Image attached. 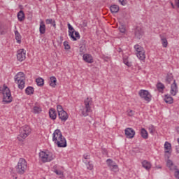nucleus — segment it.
<instances>
[{"instance_id": "obj_20", "label": "nucleus", "mask_w": 179, "mask_h": 179, "mask_svg": "<svg viewBox=\"0 0 179 179\" xmlns=\"http://www.w3.org/2000/svg\"><path fill=\"white\" fill-rule=\"evenodd\" d=\"M159 37L161 38L162 44L164 48H166L167 45H169V42L167 41V38L164 35H159Z\"/></svg>"}, {"instance_id": "obj_11", "label": "nucleus", "mask_w": 179, "mask_h": 179, "mask_svg": "<svg viewBox=\"0 0 179 179\" xmlns=\"http://www.w3.org/2000/svg\"><path fill=\"white\" fill-rule=\"evenodd\" d=\"M170 93L172 96H176L178 93V87L177 86V83L176 80H173V83L171 85Z\"/></svg>"}, {"instance_id": "obj_27", "label": "nucleus", "mask_w": 179, "mask_h": 179, "mask_svg": "<svg viewBox=\"0 0 179 179\" xmlns=\"http://www.w3.org/2000/svg\"><path fill=\"white\" fill-rule=\"evenodd\" d=\"M15 36V40L17 41V44L22 43V35H20V33L17 30L14 31Z\"/></svg>"}, {"instance_id": "obj_38", "label": "nucleus", "mask_w": 179, "mask_h": 179, "mask_svg": "<svg viewBox=\"0 0 179 179\" xmlns=\"http://www.w3.org/2000/svg\"><path fill=\"white\" fill-rule=\"evenodd\" d=\"M110 169L111 171H113L114 173H117V171H118V165H117V164L115 162V164L112 165Z\"/></svg>"}, {"instance_id": "obj_33", "label": "nucleus", "mask_w": 179, "mask_h": 179, "mask_svg": "<svg viewBox=\"0 0 179 179\" xmlns=\"http://www.w3.org/2000/svg\"><path fill=\"white\" fill-rule=\"evenodd\" d=\"M15 83H17L18 89H20L21 90H23V89H24V85H25L24 80L16 81Z\"/></svg>"}, {"instance_id": "obj_3", "label": "nucleus", "mask_w": 179, "mask_h": 179, "mask_svg": "<svg viewBox=\"0 0 179 179\" xmlns=\"http://www.w3.org/2000/svg\"><path fill=\"white\" fill-rule=\"evenodd\" d=\"M16 172L18 174L23 175L27 170V162L23 158H20L18 161L17 166L15 167Z\"/></svg>"}, {"instance_id": "obj_17", "label": "nucleus", "mask_w": 179, "mask_h": 179, "mask_svg": "<svg viewBox=\"0 0 179 179\" xmlns=\"http://www.w3.org/2000/svg\"><path fill=\"white\" fill-rule=\"evenodd\" d=\"M15 82H20V80H24V73L23 72H19L14 77Z\"/></svg>"}, {"instance_id": "obj_18", "label": "nucleus", "mask_w": 179, "mask_h": 179, "mask_svg": "<svg viewBox=\"0 0 179 179\" xmlns=\"http://www.w3.org/2000/svg\"><path fill=\"white\" fill-rule=\"evenodd\" d=\"M141 164H142V166L144 169H145V170H147L148 171H149V170L152 169V164L149 162V161L148 160H143Z\"/></svg>"}, {"instance_id": "obj_13", "label": "nucleus", "mask_w": 179, "mask_h": 179, "mask_svg": "<svg viewBox=\"0 0 179 179\" xmlns=\"http://www.w3.org/2000/svg\"><path fill=\"white\" fill-rule=\"evenodd\" d=\"M56 145H57V148H66V146H68L66 139L64 136L62 137L59 141H57Z\"/></svg>"}, {"instance_id": "obj_49", "label": "nucleus", "mask_w": 179, "mask_h": 179, "mask_svg": "<svg viewBox=\"0 0 179 179\" xmlns=\"http://www.w3.org/2000/svg\"><path fill=\"white\" fill-rule=\"evenodd\" d=\"M53 20H52V19H46L45 20V23H46V24H52Z\"/></svg>"}, {"instance_id": "obj_36", "label": "nucleus", "mask_w": 179, "mask_h": 179, "mask_svg": "<svg viewBox=\"0 0 179 179\" xmlns=\"http://www.w3.org/2000/svg\"><path fill=\"white\" fill-rule=\"evenodd\" d=\"M42 111L40 106H34L33 108V113L34 114H40V113Z\"/></svg>"}, {"instance_id": "obj_45", "label": "nucleus", "mask_w": 179, "mask_h": 179, "mask_svg": "<svg viewBox=\"0 0 179 179\" xmlns=\"http://www.w3.org/2000/svg\"><path fill=\"white\" fill-rule=\"evenodd\" d=\"M57 110L58 114H59V113H62L63 111H64V108H62V106L61 105H57Z\"/></svg>"}, {"instance_id": "obj_24", "label": "nucleus", "mask_w": 179, "mask_h": 179, "mask_svg": "<svg viewBox=\"0 0 179 179\" xmlns=\"http://www.w3.org/2000/svg\"><path fill=\"white\" fill-rule=\"evenodd\" d=\"M39 32H40V34H45V24H44V21L40 22Z\"/></svg>"}, {"instance_id": "obj_48", "label": "nucleus", "mask_w": 179, "mask_h": 179, "mask_svg": "<svg viewBox=\"0 0 179 179\" xmlns=\"http://www.w3.org/2000/svg\"><path fill=\"white\" fill-rule=\"evenodd\" d=\"M148 131L150 132V134H153L155 132V127H153L152 126H150L148 127Z\"/></svg>"}, {"instance_id": "obj_19", "label": "nucleus", "mask_w": 179, "mask_h": 179, "mask_svg": "<svg viewBox=\"0 0 179 179\" xmlns=\"http://www.w3.org/2000/svg\"><path fill=\"white\" fill-rule=\"evenodd\" d=\"M164 101L167 104H173V103H174V99L171 96H170V94H166L164 96Z\"/></svg>"}, {"instance_id": "obj_15", "label": "nucleus", "mask_w": 179, "mask_h": 179, "mask_svg": "<svg viewBox=\"0 0 179 179\" xmlns=\"http://www.w3.org/2000/svg\"><path fill=\"white\" fill-rule=\"evenodd\" d=\"M173 79H174V76H173L172 73H167L166 76L165 78V83L167 85H170L171 82H173Z\"/></svg>"}, {"instance_id": "obj_47", "label": "nucleus", "mask_w": 179, "mask_h": 179, "mask_svg": "<svg viewBox=\"0 0 179 179\" xmlns=\"http://www.w3.org/2000/svg\"><path fill=\"white\" fill-rule=\"evenodd\" d=\"M175 170L174 176L176 178L179 179V169L176 168Z\"/></svg>"}, {"instance_id": "obj_41", "label": "nucleus", "mask_w": 179, "mask_h": 179, "mask_svg": "<svg viewBox=\"0 0 179 179\" xmlns=\"http://www.w3.org/2000/svg\"><path fill=\"white\" fill-rule=\"evenodd\" d=\"M164 88H165V87H164V85L163 83H158L157 84V89L158 90H159V91H161V90H164Z\"/></svg>"}, {"instance_id": "obj_6", "label": "nucleus", "mask_w": 179, "mask_h": 179, "mask_svg": "<svg viewBox=\"0 0 179 179\" xmlns=\"http://www.w3.org/2000/svg\"><path fill=\"white\" fill-rule=\"evenodd\" d=\"M138 96H140L141 99H143V100H145V101H147V103H150L152 101V95L150 94V92L149 91L145 90H141L138 92Z\"/></svg>"}, {"instance_id": "obj_21", "label": "nucleus", "mask_w": 179, "mask_h": 179, "mask_svg": "<svg viewBox=\"0 0 179 179\" xmlns=\"http://www.w3.org/2000/svg\"><path fill=\"white\" fill-rule=\"evenodd\" d=\"M80 52L82 54H85L86 51V41L81 40L80 41Z\"/></svg>"}, {"instance_id": "obj_2", "label": "nucleus", "mask_w": 179, "mask_h": 179, "mask_svg": "<svg viewBox=\"0 0 179 179\" xmlns=\"http://www.w3.org/2000/svg\"><path fill=\"white\" fill-rule=\"evenodd\" d=\"M39 157L43 163H48L55 159V155L50 151H41L39 152Z\"/></svg>"}, {"instance_id": "obj_56", "label": "nucleus", "mask_w": 179, "mask_h": 179, "mask_svg": "<svg viewBox=\"0 0 179 179\" xmlns=\"http://www.w3.org/2000/svg\"><path fill=\"white\" fill-rule=\"evenodd\" d=\"M119 2L121 3V5H124V0H119Z\"/></svg>"}, {"instance_id": "obj_23", "label": "nucleus", "mask_w": 179, "mask_h": 179, "mask_svg": "<svg viewBox=\"0 0 179 179\" xmlns=\"http://www.w3.org/2000/svg\"><path fill=\"white\" fill-rule=\"evenodd\" d=\"M140 134L143 139H148V138H149V134L148 133V131H146L145 128H141Z\"/></svg>"}, {"instance_id": "obj_57", "label": "nucleus", "mask_w": 179, "mask_h": 179, "mask_svg": "<svg viewBox=\"0 0 179 179\" xmlns=\"http://www.w3.org/2000/svg\"><path fill=\"white\" fill-rule=\"evenodd\" d=\"M171 5L173 9H174V8H176V7L174 6V3H173V2H171Z\"/></svg>"}, {"instance_id": "obj_43", "label": "nucleus", "mask_w": 179, "mask_h": 179, "mask_svg": "<svg viewBox=\"0 0 179 179\" xmlns=\"http://www.w3.org/2000/svg\"><path fill=\"white\" fill-rule=\"evenodd\" d=\"M5 31V27H3V25L2 24H0V36H3V34H6Z\"/></svg>"}, {"instance_id": "obj_37", "label": "nucleus", "mask_w": 179, "mask_h": 179, "mask_svg": "<svg viewBox=\"0 0 179 179\" xmlns=\"http://www.w3.org/2000/svg\"><path fill=\"white\" fill-rule=\"evenodd\" d=\"M123 63L124 65H127V66H129V68L132 66V63H131V62H129V61H128L127 57H123Z\"/></svg>"}, {"instance_id": "obj_60", "label": "nucleus", "mask_w": 179, "mask_h": 179, "mask_svg": "<svg viewBox=\"0 0 179 179\" xmlns=\"http://www.w3.org/2000/svg\"><path fill=\"white\" fill-rule=\"evenodd\" d=\"M39 1H41V0H39Z\"/></svg>"}, {"instance_id": "obj_10", "label": "nucleus", "mask_w": 179, "mask_h": 179, "mask_svg": "<svg viewBox=\"0 0 179 179\" xmlns=\"http://www.w3.org/2000/svg\"><path fill=\"white\" fill-rule=\"evenodd\" d=\"M17 61H20V62L26 59V52L24 51V49H20L17 51Z\"/></svg>"}, {"instance_id": "obj_52", "label": "nucleus", "mask_w": 179, "mask_h": 179, "mask_svg": "<svg viewBox=\"0 0 179 179\" xmlns=\"http://www.w3.org/2000/svg\"><path fill=\"white\" fill-rule=\"evenodd\" d=\"M128 115H129V117H132V116L134 115V110H130L129 111V113H128Z\"/></svg>"}, {"instance_id": "obj_53", "label": "nucleus", "mask_w": 179, "mask_h": 179, "mask_svg": "<svg viewBox=\"0 0 179 179\" xmlns=\"http://www.w3.org/2000/svg\"><path fill=\"white\" fill-rule=\"evenodd\" d=\"M52 26H53V27H57V24L55 23V20H53V21L52 22Z\"/></svg>"}, {"instance_id": "obj_9", "label": "nucleus", "mask_w": 179, "mask_h": 179, "mask_svg": "<svg viewBox=\"0 0 179 179\" xmlns=\"http://www.w3.org/2000/svg\"><path fill=\"white\" fill-rule=\"evenodd\" d=\"M135 130L131 127H127L124 129V135L128 139H132L135 137Z\"/></svg>"}, {"instance_id": "obj_50", "label": "nucleus", "mask_w": 179, "mask_h": 179, "mask_svg": "<svg viewBox=\"0 0 179 179\" xmlns=\"http://www.w3.org/2000/svg\"><path fill=\"white\" fill-rule=\"evenodd\" d=\"M119 30H120V33H125V31H126L125 27H120Z\"/></svg>"}, {"instance_id": "obj_5", "label": "nucleus", "mask_w": 179, "mask_h": 179, "mask_svg": "<svg viewBox=\"0 0 179 179\" xmlns=\"http://www.w3.org/2000/svg\"><path fill=\"white\" fill-rule=\"evenodd\" d=\"M67 26L69 29V36L70 38H71L73 41H76L77 40H79V38H80V34H79V32L75 31V29H73V27H72L70 23H68Z\"/></svg>"}, {"instance_id": "obj_25", "label": "nucleus", "mask_w": 179, "mask_h": 179, "mask_svg": "<svg viewBox=\"0 0 179 179\" xmlns=\"http://www.w3.org/2000/svg\"><path fill=\"white\" fill-rule=\"evenodd\" d=\"M17 16L19 22H23V20H24V19L26 18L24 15V12L23 10L19 11L17 14Z\"/></svg>"}, {"instance_id": "obj_14", "label": "nucleus", "mask_w": 179, "mask_h": 179, "mask_svg": "<svg viewBox=\"0 0 179 179\" xmlns=\"http://www.w3.org/2000/svg\"><path fill=\"white\" fill-rule=\"evenodd\" d=\"M143 36V30L142 28L137 27L135 29V36L141 40V38Z\"/></svg>"}, {"instance_id": "obj_54", "label": "nucleus", "mask_w": 179, "mask_h": 179, "mask_svg": "<svg viewBox=\"0 0 179 179\" xmlns=\"http://www.w3.org/2000/svg\"><path fill=\"white\" fill-rule=\"evenodd\" d=\"M175 3L177 8H179V0H175Z\"/></svg>"}, {"instance_id": "obj_1", "label": "nucleus", "mask_w": 179, "mask_h": 179, "mask_svg": "<svg viewBox=\"0 0 179 179\" xmlns=\"http://www.w3.org/2000/svg\"><path fill=\"white\" fill-rule=\"evenodd\" d=\"M92 106H93V99L91 97H87L84 100V106L81 109L83 117H87L92 113Z\"/></svg>"}, {"instance_id": "obj_22", "label": "nucleus", "mask_w": 179, "mask_h": 179, "mask_svg": "<svg viewBox=\"0 0 179 179\" xmlns=\"http://www.w3.org/2000/svg\"><path fill=\"white\" fill-rule=\"evenodd\" d=\"M49 117L51 120H57V111L54 108H51L49 110Z\"/></svg>"}, {"instance_id": "obj_46", "label": "nucleus", "mask_w": 179, "mask_h": 179, "mask_svg": "<svg viewBox=\"0 0 179 179\" xmlns=\"http://www.w3.org/2000/svg\"><path fill=\"white\" fill-rule=\"evenodd\" d=\"M89 159H90V154L89 153L84 154L83 160H89Z\"/></svg>"}, {"instance_id": "obj_16", "label": "nucleus", "mask_w": 179, "mask_h": 179, "mask_svg": "<svg viewBox=\"0 0 179 179\" xmlns=\"http://www.w3.org/2000/svg\"><path fill=\"white\" fill-rule=\"evenodd\" d=\"M58 115L61 121L65 122L69 118L68 113L65 110H63V112H60L59 113H58Z\"/></svg>"}, {"instance_id": "obj_28", "label": "nucleus", "mask_w": 179, "mask_h": 179, "mask_svg": "<svg viewBox=\"0 0 179 179\" xmlns=\"http://www.w3.org/2000/svg\"><path fill=\"white\" fill-rule=\"evenodd\" d=\"M25 93L27 96H31V94H34V87L31 86H29L25 89Z\"/></svg>"}, {"instance_id": "obj_59", "label": "nucleus", "mask_w": 179, "mask_h": 179, "mask_svg": "<svg viewBox=\"0 0 179 179\" xmlns=\"http://www.w3.org/2000/svg\"><path fill=\"white\" fill-rule=\"evenodd\" d=\"M73 1H75V0H73Z\"/></svg>"}, {"instance_id": "obj_32", "label": "nucleus", "mask_w": 179, "mask_h": 179, "mask_svg": "<svg viewBox=\"0 0 179 179\" xmlns=\"http://www.w3.org/2000/svg\"><path fill=\"white\" fill-rule=\"evenodd\" d=\"M110 10L112 13H117L120 10V7L117 5H112L110 7Z\"/></svg>"}, {"instance_id": "obj_30", "label": "nucleus", "mask_w": 179, "mask_h": 179, "mask_svg": "<svg viewBox=\"0 0 179 179\" xmlns=\"http://www.w3.org/2000/svg\"><path fill=\"white\" fill-rule=\"evenodd\" d=\"M50 86L55 87L57 86V78L55 76H52L50 78Z\"/></svg>"}, {"instance_id": "obj_8", "label": "nucleus", "mask_w": 179, "mask_h": 179, "mask_svg": "<svg viewBox=\"0 0 179 179\" xmlns=\"http://www.w3.org/2000/svg\"><path fill=\"white\" fill-rule=\"evenodd\" d=\"M63 137L64 136H62V132H61V130L57 129L55 130L52 134V142H54V143L56 145Z\"/></svg>"}, {"instance_id": "obj_39", "label": "nucleus", "mask_w": 179, "mask_h": 179, "mask_svg": "<svg viewBox=\"0 0 179 179\" xmlns=\"http://www.w3.org/2000/svg\"><path fill=\"white\" fill-rule=\"evenodd\" d=\"M115 164V162L114 161H113V159H108L106 160V164H107L108 167H109V169H110L111 166H112L113 164Z\"/></svg>"}, {"instance_id": "obj_44", "label": "nucleus", "mask_w": 179, "mask_h": 179, "mask_svg": "<svg viewBox=\"0 0 179 179\" xmlns=\"http://www.w3.org/2000/svg\"><path fill=\"white\" fill-rule=\"evenodd\" d=\"M64 45L66 50H71V45H69V43H68V41H65L64 42Z\"/></svg>"}, {"instance_id": "obj_29", "label": "nucleus", "mask_w": 179, "mask_h": 179, "mask_svg": "<svg viewBox=\"0 0 179 179\" xmlns=\"http://www.w3.org/2000/svg\"><path fill=\"white\" fill-rule=\"evenodd\" d=\"M166 166L170 169V170H176L177 169V166H175L173 163V161L168 159L166 162Z\"/></svg>"}, {"instance_id": "obj_42", "label": "nucleus", "mask_w": 179, "mask_h": 179, "mask_svg": "<svg viewBox=\"0 0 179 179\" xmlns=\"http://www.w3.org/2000/svg\"><path fill=\"white\" fill-rule=\"evenodd\" d=\"M54 173H55V174H57V176H59L60 178L62 177H64V172L61 170H58V169H55L54 170Z\"/></svg>"}, {"instance_id": "obj_7", "label": "nucleus", "mask_w": 179, "mask_h": 179, "mask_svg": "<svg viewBox=\"0 0 179 179\" xmlns=\"http://www.w3.org/2000/svg\"><path fill=\"white\" fill-rule=\"evenodd\" d=\"M31 132V129H30V127L24 126L20 130L19 136L20 138H22V139H26V138H27V136L30 135Z\"/></svg>"}, {"instance_id": "obj_4", "label": "nucleus", "mask_w": 179, "mask_h": 179, "mask_svg": "<svg viewBox=\"0 0 179 179\" xmlns=\"http://www.w3.org/2000/svg\"><path fill=\"white\" fill-rule=\"evenodd\" d=\"M13 99L10 90H9L7 86L4 87L3 90V101L4 104H9V103H12Z\"/></svg>"}, {"instance_id": "obj_40", "label": "nucleus", "mask_w": 179, "mask_h": 179, "mask_svg": "<svg viewBox=\"0 0 179 179\" xmlns=\"http://www.w3.org/2000/svg\"><path fill=\"white\" fill-rule=\"evenodd\" d=\"M134 49L136 51V53L141 52V51H143L144 50L143 48L139 45H135Z\"/></svg>"}, {"instance_id": "obj_58", "label": "nucleus", "mask_w": 179, "mask_h": 179, "mask_svg": "<svg viewBox=\"0 0 179 179\" xmlns=\"http://www.w3.org/2000/svg\"><path fill=\"white\" fill-rule=\"evenodd\" d=\"M176 131H177L178 134H179V127H176Z\"/></svg>"}, {"instance_id": "obj_12", "label": "nucleus", "mask_w": 179, "mask_h": 179, "mask_svg": "<svg viewBox=\"0 0 179 179\" xmlns=\"http://www.w3.org/2000/svg\"><path fill=\"white\" fill-rule=\"evenodd\" d=\"M83 59L85 62H87V64H93V62H94V60L93 59V56H92V55L87 54V53H85L83 55Z\"/></svg>"}, {"instance_id": "obj_35", "label": "nucleus", "mask_w": 179, "mask_h": 179, "mask_svg": "<svg viewBox=\"0 0 179 179\" xmlns=\"http://www.w3.org/2000/svg\"><path fill=\"white\" fill-rule=\"evenodd\" d=\"M36 84L38 86H44V79L42 78H38L36 80Z\"/></svg>"}, {"instance_id": "obj_34", "label": "nucleus", "mask_w": 179, "mask_h": 179, "mask_svg": "<svg viewBox=\"0 0 179 179\" xmlns=\"http://www.w3.org/2000/svg\"><path fill=\"white\" fill-rule=\"evenodd\" d=\"M165 153H169V150L171 149V144L167 141L164 144Z\"/></svg>"}, {"instance_id": "obj_31", "label": "nucleus", "mask_w": 179, "mask_h": 179, "mask_svg": "<svg viewBox=\"0 0 179 179\" xmlns=\"http://www.w3.org/2000/svg\"><path fill=\"white\" fill-rule=\"evenodd\" d=\"M83 162L87 166V170H93L94 166L93 164L91 162V161L87 162V160H83Z\"/></svg>"}, {"instance_id": "obj_55", "label": "nucleus", "mask_w": 179, "mask_h": 179, "mask_svg": "<svg viewBox=\"0 0 179 179\" xmlns=\"http://www.w3.org/2000/svg\"><path fill=\"white\" fill-rule=\"evenodd\" d=\"M117 52H122V49L121 48H117Z\"/></svg>"}, {"instance_id": "obj_26", "label": "nucleus", "mask_w": 179, "mask_h": 179, "mask_svg": "<svg viewBox=\"0 0 179 179\" xmlns=\"http://www.w3.org/2000/svg\"><path fill=\"white\" fill-rule=\"evenodd\" d=\"M136 57L138 59L143 61L145 58H146V55H145V50H141L140 52L136 53Z\"/></svg>"}, {"instance_id": "obj_51", "label": "nucleus", "mask_w": 179, "mask_h": 179, "mask_svg": "<svg viewBox=\"0 0 179 179\" xmlns=\"http://www.w3.org/2000/svg\"><path fill=\"white\" fill-rule=\"evenodd\" d=\"M177 142L178 143V145H176V149L177 153H179V138H177Z\"/></svg>"}]
</instances>
